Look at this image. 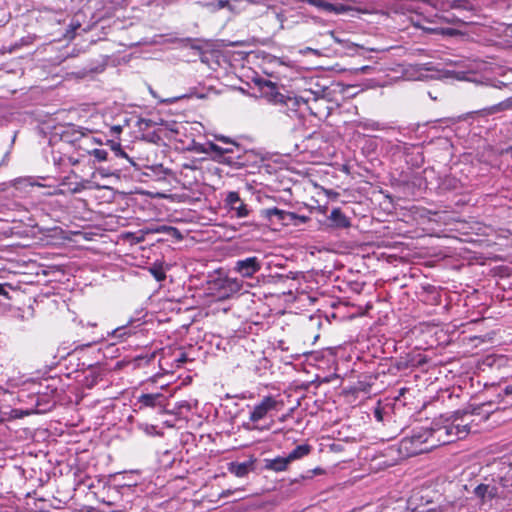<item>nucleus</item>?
<instances>
[{
    "instance_id": "nucleus-1",
    "label": "nucleus",
    "mask_w": 512,
    "mask_h": 512,
    "mask_svg": "<svg viewBox=\"0 0 512 512\" xmlns=\"http://www.w3.org/2000/svg\"><path fill=\"white\" fill-rule=\"evenodd\" d=\"M50 139L57 140L58 144H66L70 150L83 157L85 154L82 152H89V146L94 144V137L88 130L74 124L55 127Z\"/></svg>"
},
{
    "instance_id": "nucleus-2",
    "label": "nucleus",
    "mask_w": 512,
    "mask_h": 512,
    "mask_svg": "<svg viewBox=\"0 0 512 512\" xmlns=\"http://www.w3.org/2000/svg\"><path fill=\"white\" fill-rule=\"evenodd\" d=\"M435 448L429 428L413 429L411 435L404 437L399 443V453L402 457H412L428 452Z\"/></svg>"
},
{
    "instance_id": "nucleus-3",
    "label": "nucleus",
    "mask_w": 512,
    "mask_h": 512,
    "mask_svg": "<svg viewBox=\"0 0 512 512\" xmlns=\"http://www.w3.org/2000/svg\"><path fill=\"white\" fill-rule=\"evenodd\" d=\"M435 7L445 13L454 11L449 16H443L447 21L474 23L472 16L476 6L470 0H436Z\"/></svg>"
},
{
    "instance_id": "nucleus-4",
    "label": "nucleus",
    "mask_w": 512,
    "mask_h": 512,
    "mask_svg": "<svg viewBox=\"0 0 512 512\" xmlns=\"http://www.w3.org/2000/svg\"><path fill=\"white\" fill-rule=\"evenodd\" d=\"M51 147L50 158L46 155L47 161H52L54 166L58 169H62L68 166H75L81 162L84 158L81 155H77L75 152L69 149L66 144H58L57 140L49 139Z\"/></svg>"
},
{
    "instance_id": "nucleus-5",
    "label": "nucleus",
    "mask_w": 512,
    "mask_h": 512,
    "mask_svg": "<svg viewBox=\"0 0 512 512\" xmlns=\"http://www.w3.org/2000/svg\"><path fill=\"white\" fill-rule=\"evenodd\" d=\"M431 437L435 441V447L445 445L457 440L453 415L450 418L440 417L429 428Z\"/></svg>"
},
{
    "instance_id": "nucleus-6",
    "label": "nucleus",
    "mask_w": 512,
    "mask_h": 512,
    "mask_svg": "<svg viewBox=\"0 0 512 512\" xmlns=\"http://www.w3.org/2000/svg\"><path fill=\"white\" fill-rule=\"evenodd\" d=\"M263 96L271 103L275 105L286 106L288 110H296L298 106V100L295 97H290L281 93L278 87L270 82L265 81L261 87Z\"/></svg>"
},
{
    "instance_id": "nucleus-7",
    "label": "nucleus",
    "mask_w": 512,
    "mask_h": 512,
    "mask_svg": "<svg viewBox=\"0 0 512 512\" xmlns=\"http://www.w3.org/2000/svg\"><path fill=\"white\" fill-rule=\"evenodd\" d=\"M148 316V312L143 313V310L137 311L125 325L119 326L108 333V336L116 338L120 341L126 339L132 334L136 333V329L142 324L147 323L149 320L145 318Z\"/></svg>"
},
{
    "instance_id": "nucleus-8",
    "label": "nucleus",
    "mask_w": 512,
    "mask_h": 512,
    "mask_svg": "<svg viewBox=\"0 0 512 512\" xmlns=\"http://www.w3.org/2000/svg\"><path fill=\"white\" fill-rule=\"evenodd\" d=\"M242 288V282L237 278L224 277L213 282V289L219 298L225 299L238 293Z\"/></svg>"
},
{
    "instance_id": "nucleus-9",
    "label": "nucleus",
    "mask_w": 512,
    "mask_h": 512,
    "mask_svg": "<svg viewBox=\"0 0 512 512\" xmlns=\"http://www.w3.org/2000/svg\"><path fill=\"white\" fill-rule=\"evenodd\" d=\"M261 269L262 261L256 256L239 259L235 262L233 267V270L243 278H252Z\"/></svg>"
},
{
    "instance_id": "nucleus-10",
    "label": "nucleus",
    "mask_w": 512,
    "mask_h": 512,
    "mask_svg": "<svg viewBox=\"0 0 512 512\" xmlns=\"http://www.w3.org/2000/svg\"><path fill=\"white\" fill-rule=\"evenodd\" d=\"M480 407H475L471 412H454L453 421L457 440L465 438L471 431L470 422L467 420L471 415L479 414Z\"/></svg>"
},
{
    "instance_id": "nucleus-11",
    "label": "nucleus",
    "mask_w": 512,
    "mask_h": 512,
    "mask_svg": "<svg viewBox=\"0 0 512 512\" xmlns=\"http://www.w3.org/2000/svg\"><path fill=\"white\" fill-rule=\"evenodd\" d=\"M278 401L272 396H265L262 401L255 405L250 412V420L252 422H258L262 420L269 411L275 410L278 405Z\"/></svg>"
},
{
    "instance_id": "nucleus-12",
    "label": "nucleus",
    "mask_w": 512,
    "mask_h": 512,
    "mask_svg": "<svg viewBox=\"0 0 512 512\" xmlns=\"http://www.w3.org/2000/svg\"><path fill=\"white\" fill-rule=\"evenodd\" d=\"M474 494L476 497L481 499L483 502L486 500H492L494 498H503L504 489L496 486L495 484H479L474 489Z\"/></svg>"
},
{
    "instance_id": "nucleus-13",
    "label": "nucleus",
    "mask_w": 512,
    "mask_h": 512,
    "mask_svg": "<svg viewBox=\"0 0 512 512\" xmlns=\"http://www.w3.org/2000/svg\"><path fill=\"white\" fill-rule=\"evenodd\" d=\"M138 126L145 140L157 143L160 140V127L150 119H140Z\"/></svg>"
},
{
    "instance_id": "nucleus-14",
    "label": "nucleus",
    "mask_w": 512,
    "mask_h": 512,
    "mask_svg": "<svg viewBox=\"0 0 512 512\" xmlns=\"http://www.w3.org/2000/svg\"><path fill=\"white\" fill-rule=\"evenodd\" d=\"M162 138L165 137L169 143H165L166 146H172L173 141H180L179 136L182 134L184 129L183 123L173 121L172 123L165 122L162 120Z\"/></svg>"
},
{
    "instance_id": "nucleus-15",
    "label": "nucleus",
    "mask_w": 512,
    "mask_h": 512,
    "mask_svg": "<svg viewBox=\"0 0 512 512\" xmlns=\"http://www.w3.org/2000/svg\"><path fill=\"white\" fill-rule=\"evenodd\" d=\"M262 213L269 221L272 222L273 219H276L282 225L292 224L296 219L295 213L281 210L276 207L265 209Z\"/></svg>"
},
{
    "instance_id": "nucleus-16",
    "label": "nucleus",
    "mask_w": 512,
    "mask_h": 512,
    "mask_svg": "<svg viewBox=\"0 0 512 512\" xmlns=\"http://www.w3.org/2000/svg\"><path fill=\"white\" fill-rule=\"evenodd\" d=\"M494 43L500 47H512V25L499 24L493 28Z\"/></svg>"
},
{
    "instance_id": "nucleus-17",
    "label": "nucleus",
    "mask_w": 512,
    "mask_h": 512,
    "mask_svg": "<svg viewBox=\"0 0 512 512\" xmlns=\"http://www.w3.org/2000/svg\"><path fill=\"white\" fill-rule=\"evenodd\" d=\"M171 358L172 362H177V366L187 361L186 353L183 347L176 345V343H168L162 347V359Z\"/></svg>"
},
{
    "instance_id": "nucleus-18",
    "label": "nucleus",
    "mask_w": 512,
    "mask_h": 512,
    "mask_svg": "<svg viewBox=\"0 0 512 512\" xmlns=\"http://www.w3.org/2000/svg\"><path fill=\"white\" fill-rule=\"evenodd\" d=\"M255 459H250L245 462H231L228 465V470L230 473L234 474L237 477H245L251 471L254 470Z\"/></svg>"
},
{
    "instance_id": "nucleus-19",
    "label": "nucleus",
    "mask_w": 512,
    "mask_h": 512,
    "mask_svg": "<svg viewBox=\"0 0 512 512\" xmlns=\"http://www.w3.org/2000/svg\"><path fill=\"white\" fill-rule=\"evenodd\" d=\"M227 146H219L215 143L209 142L207 144V148L203 149V152H213L215 154L223 155V154H234L235 152H238L240 150V147L235 142H230L229 144H226Z\"/></svg>"
},
{
    "instance_id": "nucleus-20",
    "label": "nucleus",
    "mask_w": 512,
    "mask_h": 512,
    "mask_svg": "<svg viewBox=\"0 0 512 512\" xmlns=\"http://www.w3.org/2000/svg\"><path fill=\"white\" fill-rule=\"evenodd\" d=\"M328 219L332 221L333 226L336 228H349L351 226L349 218L341 211L340 208H334Z\"/></svg>"
},
{
    "instance_id": "nucleus-21",
    "label": "nucleus",
    "mask_w": 512,
    "mask_h": 512,
    "mask_svg": "<svg viewBox=\"0 0 512 512\" xmlns=\"http://www.w3.org/2000/svg\"><path fill=\"white\" fill-rule=\"evenodd\" d=\"M290 460L288 457H276L274 459H266L265 460V469L274 471V472H282L288 468L290 464Z\"/></svg>"
},
{
    "instance_id": "nucleus-22",
    "label": "nucleus",
    "mask_w": 512,
    "mask_h": 512,
    "mask_svg": "<svg viewBox=\"0 0 512 512\" xmlns=\"http://www.w3.org/2000/svg\"><path fill=\"white\" fill-rule=\"evenodd\" d=\"M512 110V95L505 100L482 110L483 115H492Z\"/></svg>"
},
{
    "instance_id": "nucleus-23",
    "label": "nucleus",
    "mask_w": 512,
    "mask_h": 512,
    "mask_svg": "<svg viewBox=\"0 0 512 512\" xmlns=\"http://www.w3.org/2000/svg\"><path fill=\"white\" fill-rule=\"evenodd\" d=\"M311 452V446L308 444L298 445L295 449H293L288 455V459L290 462L301 459L304 456L308 455Z\"/></svg>"
},
{
    "instance_id": "nucleus-24",
    "label": "nucleus",
    "mask_w": 512,
    "mask_h": 512,
    "mask_svg": "<svg viewBox=\"0 0 512 512\" xmlns=\"http://www.w3.org/2000/svg\"><path fill=\"white\" fill-rule=\"evenodd\" d=\"M160 400V394H143L139 398V402L141 403L140 409L143 407H155Z\"/></svg>"
},
{
    "instance_id": "nucleus-25",
    "label": "nucleus",
    "mask_w": 512,
    "mask_h": 512,
    "mask_svg": "<svg viewBox=\"0 0 512 512\" xmlns=\"http://www.w3.org/2000/svg\"><path fill=\"white\" fill-rule=\"evenodd\" d=\"M181 233L174 227L162 225V242L181 239Z\"/></svg>"
},
{
    "instance_id": "nucleus-26",
    "label": "nucleus",
    "mask_w": 512,
    "mask_h": 512,
    "mask_svg": "<svg viewBox=\"0 0 512 512\" xmlns=\"http://www.w3.org/2000/svg\"><path fill=\"white\" fill-rule=\"evenodd\" d=\"M169 282L172 284V288H168V292L167 294L164 296L165 300L166 301H174V300H177L181 297V290H182V287H181V284L180 283H176L174 284L173 281H172V278L171 276H169Z\"/></svg>"
},
{
    "instance_id": "nucleus-27",
    "label": "nucleus",
    "mask_w": 512,
    "mask_h": 512,
    "mask_svg": "<svg viewBox=\"0 0 512 512\" xmlns=\"http://www.w3.org/2000/svg\"><path fill=\"white\" fill-rule=\"evenodd\" d=\"M137 427L148 436H157L160 434L157 425L149 424L146 422H139Z\"/></svg>"
},
{
    "instance_id": "nucleus-28",
    "label": "nucleus",
    "mask_w": 512,
    "mask_h": 512,
    "mask_svg": "<svg viewBox=\"0 0 512 512\" xmlns=\"http://www.w3.org/2000/svg\"><path fill=\"white\" fill-rule=\"evenodd\" d=\"M91 147L92 146H89V152H83L85 154V157L87 155H92L95 157L97 161H104L107 159L108 152L106 150L97 148L92 149Z\"/></svg>"
},
{
    "instance_id": "nucleus-29",
    "label": "nucleus",
    "mask_w": 512,
    "mask_h": 512,
    "mask_svg": "<svg viewBox=\"0 0 512 512\" xmlns=\"http://www.w3.org/2000/svg\"><path fill=\"white\" fill-rule=\"evenodd\" d=\"M226 204L230 207V209H234V207L239 204L242 200L240 199L239 193L235 191H231L226 196Z\"/></svg>"
},
{
    "instance_id": "nucleus-30",
    "label": "nucleus",
    "mask_w": 512,
    "mask_h": 512,
    "mask_svg": "<svg viewBox=\"0 0 512 512\" xmlns=\"http://www.w3.org/2000/svg\"><path fill=\"white\" fill-rule=\"evenodd\" d=\"M359 126L362 127L363 129L373 130V131L383 129V127L381 126V124L379 122H376L373 120H367L364 122H360Z\"/></svg>"
},
{
    "instance_id": "nucleus-31",
    "label": "nucleus",
    "mask_w": 512,
    "mask_h": 512,
    "mask_svg": "<svg viewBox=\"0 0 512 512\" xmlns=\"http://www.w3.org/2000/svg\"><path fill=\"white\" fill-rule=\"evenodd\" d=\"M164 182H165V178L162 177V187L164 186ZM161 197H162V199H170L171 201H177V202H181L183 200V195H180L177 193L167 194L164 192L163 189H162Z\"/></svg>"
},
{
    "instance_id": "nucleus-32",
    "label": "nucleus",
    "mask_w": 512,
    "mask_h": 512,
    "mask_svg": "<svg viewBox=\"0 0 512 512\" xmlns=\"http://www.w3.org/2000/svg\"><path fill=\"white\" fill-rule=\"evenodd\" d=\"M233 210L236 212V215L239 218L246 217L249 213L247 206L242 201L237 204Z\"/></svg>"
},
{
    "instance_id": "nucleus-33",
    "label": "nucleus",
    "mask_w": 512,
    "mask_h": 512,
    "mask_svg": "<svg viewBox=\"0 0 512 512\" xmlns=\"http://www.w3.org/2000/svg\"><path fill=\"white\" fill-rule=\"evenodd\" d=\"M81 24L79 22H71L69 28L66 31L65 37L68 39H73L75 37V32L78 28H80Z\"/></svg>"
},
{
    "instance_id": "nucleus-34",
    "label": "nucleus",
    "mask_w": 512,
    "mask_h": 512,
    "mask_svg": "<svg viewBox=\"0 0 512 512\" xmlns=\"http://www.w3.org/2000/svg\"><path fill=\"white\" fill-rule=\"evenodd\" d=\"M149 272L157 281H160V263L158 261L153 263L152 267L149 269Z\"/></svg>"
},
{
    "instance_id": "nucleus-35",
    "label": "nucleus",
    "mask_w": 512,
    "mask_h": 512,
    "mask_svg": "<svg viewBox=\"0 0 512 512\" xmlns=\"http://www.w3.org/2000/svg\"><path fill=\"white\" fill-rule=\"evenodd\" d=\"M112 149L117 157H127L126 153L121 149L120 144L112 145Z\"/></svg>"
},
{
    "instance_id": "nucleus-36",
    "label": "nucleus",
    "mask_w": 512,
    "mask_h": 512,
    "mask_svg": "<svg viewBox=\"0 0 512 512\" xmlns=\"http://www.w3.org/2000/svg\"><path fill=\"white\" fill-rule=\"evenodd\" d=\"M296 221H299L300 223H306L308 221V217L304 216V215H297L296 214V219L293 222V224H296Z\"/></svg>"
},
{
    "instance_id": "nucleus-37",
    "label": "nucleus",
    "mask_w": 512,
    "mask_h": 512,
    "mask_svg": "<svg viewBox=\"0 0 512 512\" xmlns=\"http://www.w3.org/2000/svg\"><path fill=\"white\" fill-rule=\"evenodd\" d=\"M161 279H162V289H163L164 287L167 286V281H168V276L166 275V273L164 272L163 269H162Z\"/></svg>"
},
{
    "instance_id": "nucleus-38",
    "label": "nucleus",
    "mask_w": 512,
    "mask_h": 512,
    "mask_svg": "<svg viewBox=\"0 0 512 512\" xmlns=\"http://www.w3.org/2000/svg\"><path fill=\"white\" fill-rule=\"evenodd\" d=\"M374 416L375 418L378 420V421H382L383 420V416H382V411L380 408H377L374 412Z\"/></svg>"
},
{
    "instance_id": "nucleus-39",
    "label": "nucleus",
    "mask_w": 512,
    "mask_h": 512,
    "mask_svg": "<svg viewBox=\"0 0 512 512\" xmlns=\"http://www.w3.org/2000/svg\"><path fill=\"white\" fill-rule=\"evenodd\" d=\"M228 5H229V2L227 0H219L217 2V8L218 9H222V8L228 6Z\"/></svg>"
},
{
    "instance_id": "nucleus-40",
    "label": "nucleus",
    "mask_w": 512,
    "mask_h": 512,
    "mask_svg": "<svg viewBox=\"0 0 512 512\" xmlns=\"http://www.w3.org/2000/svg\"><path fill=\"white\" fill-rule=\"evenodd\" d=\"M97 171H98V173H100L101 175L106 176V177L114 175V172H112V171H105L102 168L98 169Z\"/></svg>"
},
{
    "instance_id": "nucleus-41",
    "label": "nucleus",
    "mask_w": 512,
    "mask_h": 512,
    "mask_svg": "<svg viewBox=\"0 0 512 512\" xmlns=\"http://www.w3.org/2000/svg\"><path fill=\"white\" fill-rule=\"evenodd\" d=\"M216 138H217V140L222 141V142H223V143H225V144H229L230 142H232L231 140H229V139H228L227 137H225V136H217Z\"/></svg>"
},
{
    "instance_id": "nucleus-42",
    "label": "nucleus",
    "mask_w": 512,
    "mask_h": 512,
    "mask_svg": "<svg viewBox=\"0 0 512 512\" xmlns=\"http://www.w3.org/2000/svg\"><path fill=\"white\" fill-rule=\"evenodd\" d=\"M170 406V403H167L165 405H162V415L164 413H170V409L168 408Z\"/></svg>"
},
{
    "instance_id": "nucleus-43",
    "label": "nucleus",
    "mask_w": 512,
    "mask_h": 512,
    "mask_svg": "<svg viewBox=\"0 0 512 512\" xmlns=\"http://www.w3.org/2000/svg\"><path fill=\"white\" fill-rule=\"evenodd\" d=\"M328 35H329L332 39H334V41H335V42H337V43H340V42H341V41H340V39H338V38L335 36V34H334V32H333V31H329V32H328Z\"/></svg>"
},
{
    "instance_id": "nucleus-44",
    "label": "nucleus",
    "mask_w": 512,
    "mask_h": 512,
    "mask_svg": "<svg viewBox=\"0 0 512 512\" xmlns=\"http://www.w3.org/2000/svg\"><path fill=\"white\" fill-rule=\"evenodd\" d=\"M225 161H227L228 163H234V161H233V159H232V157H231V156L227 157V158L225 159ZM235 164L243 165V162L237 161V162H235Z\"/></svg>"
},
{
    "instance_id": "nucleus-45",
    "label": "nucleus",
    "mask_w": 512,
    "mask_h": 512,
    "mask_svg": "<svg viewBox=\"0 0 512 512\" xmlns=\"http://www.w3.org/2000/svg\"><path fill=\"white\" fill-rule=\"evenodd\" d=\"M0 295L8 296V293L2 284H0Z\"/></svg>"
},
{
    "instance_id": "nucleus-46",
    "label": "nucleus",
    "mask_w": 512,
    "mask_h": 512,
    "mask_svg": "<svg viewBox=\"0 0 512 512\" xmlns=\"http://www.w3.org/2000/svg\"><path fill=\"white\" fill-rule=\"evenodd\" d=\"M162 424H165L168 427H173L174 426V424L170 420H163L162 419Z\"/></svg>"
},
{
    "instance_id": "nucleus-47",
    "label": "nucleus",
    "mask_w": 512,
    "mask_h": 512,
    "mask_svg": "<svg viewBox=\"0 0 512 512\" xmlns=\"http://www.w3.org/2000/svg\"><path fill=\"white\" fill-rule=\"evenodd\" d=\"M232 494V491L231 490H226V491H223L221 493V497H228L229 495Z\"/></svg>"
},
{
    "instance_id": "nucleus-48",
    "label": "nucleus",
    "mask_w": 512,
    "mask_h": 512,
    "mask_svg": "<svg viewBox=\"0 0 512 512\" xmlns=\"http://www.w3.org/2000/svg\"><path fill=\"white\" fill-rule=\"evenodd\" d=\"M310 53H312V54H314V55H316V56H320V55H321V53L319 52V50H317V49H313V48H311V49H310Z\"/></svg>"
},
{
    "instance_id": "nucleus-49",
    "label": "nucleus",
    "mask_w": 512,
    "mask_h": 512,
    "mask_svg": "<svg viewBox=\"0 0 512 512\" xmlns=\"http://www.w3.org/2000/svg\"><path fill=\"white\" fill-rule=\"evenodd\" d=\"M504 391L506 395L512 394V386H507Z\"/></svg>"
},
{
    "instance_id": "nucleus-50",
    "label": "nucleus",
    "mask_w": 512,
    "mask_h": 512,
    "mask_svg": "<svg viewBox=\"0 0 512 512\" xmlns=\"http://www.w3.org/2000/svg\"><path fill=\"white\" fill-rule=\"evenodd\" d=\"M113 131L116 132V133H120L121 132V127L120 126H114L113 128Z\"/></svg>"
},
{
    "instance_id": "nucleus-51",
    "label": "nucleus",
    "mask_w": 512,
    "mask_h": 512,
    "mask_svg": "<svg viewBox=\"0 0 512 512\" xmlns=\"http://www.w3.org/2000/svg\"><path fill=\"white\" fill-rule=\"evenodd\" d=\"M359 12H363V13H372L374 12L373 10H368V9H358Z\"/></svg>"
},
{
    "instance_id": "nucleus-52",
    "label": "nucleus",
    "mask_w": 512,
    "mask_h": 512,
    "mask_svg": "<svg viewBox=\"0 0 512 512\" xmlns=\"http://www.w3.org/2000/svg\"><path fill=\"white\" fill-rule=\"evenodd\" d=\"M166 102H171V99H162V100H161V103H162V104H163V103H166Z\"/></svg>"
},
{
    "instance_id": "nucleus-53",
    "label": "nucleus",
    "mask_w": 512,
    "mask_h": 512,
    "mask_svg": "<svg viewBox=\"0 0 512 512\" xmlns=\"http://www.w3.org/2000/svg\"><path fill=\"white\" fill-rule=\"evenodd\" d=\"M310 49H311L310 47H307V48H305V50L303 52L304 53H310Z\"/></svg>"
},
{
    "instance_id": "nucleus-54",
    "label": "nucleus",
    "mask_w": 512,
    "mask_h": 512,
    "mask_svg": "<svg viewBox=\"0 0 512 512\" xmlns=\"http://www.w3.org/2000/svg\"><path fill=\"white\" fill-rule=\"evenodd\" d=\"M168 172H169V170H168V169H165V170H164V169H162V173L167 174Z\"/></svg>"
},
{
    "instance_id": "nucleus-55",
    "label": "nucleus",
    "mask_w": 512,
    "mask_h": 512,
    "mask_svg": "<svg viewBox=\"0 0 512 512\" xmlns=\"http://www.w3.org/2000/svg\"><path fill=\"white\" fill-rule=\"evenodd\" d=\"M175 149H183L184 147H179L178 145H174Z\"/></svg>"
}]
</instances>
